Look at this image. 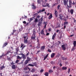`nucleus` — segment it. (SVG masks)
I'll return each instance as SVG.
<instances>
[{
  "mask_svg": "<svg viewBox=\"0 0 76 76\" xmlns=\"http://www.w3.org/2000/svg\"><path fill=\"white\" fill-rule=\"evenodd\" d=\"M24 38V44H28V37L26 36H24L23 37Z\"/></svg>",
  "mask_w": 76,
  "mask_h": 76,
  "instance_id": "f257e3e1",
  "label": "nucleus"
},
{
  "mask_svg": "<svg viewBox=\"0 0 76 76\" xmlns=\"http://www.w3.org/2000/svg\"><path fill=\"white\" fill-rule=\"evenodd\" d=\"M73 44L74 47H72V49L71 50V51H75V47H76V41H74Z\"/></svg>",
  "mask_w": 76,
  "mask_h": 76,
  "instance_id": "f03ea898",
  "label": "nucleus"
},
{
  "mask_svg": "<svg viewBox=\"0 0 76 76\" xmlns=\"http://www.w3.org/2000/svg\"><path fill=\"white\" fill-rule=\"evenodd\" d=\"M63 4L64 5L66 6H68V0H63Z\"/></svg>",
  "mask_w": 76,
  "mask_h": 76,
  "instance_id": "7ed1b4c3",
  "label": "nucleus"
},
{
  "mask_svg": "<svg viewBox=\"0 0 76 76\" xmlns=\"http://www.w3.org/2000/svg\"><path fill=\"white\" fill-rule=\"evenodd\" d=\"M72 4V0H69V6L67 5V7H71Z\"/></svg>",
  "mask_w": 76,
  "mask_h": 76,
  "instance_id": "20e7f679",
  "label": "nucleus"
},
{
  "mask_svg": "<svg viewBox=\"0 0 76 76\" xmlns=\"http://www.w3.org/2000/svg\"><path fill=\"white\" fill-rule=\"evenodd\" d=\"M19 55H22V57L23 58V60L26 59V56H25V54L23 53H20V54H19Z\"/></svg>",
  "mask_w": 76,
  "mask_h": 76,
  "instance_id": "39448f33",
  "label": "nucleus"
},
{
  "mask_svg": "<svg viewBox=\"0 0 76 76\" xmlns=\"http://www.w3.org/2000/svg\"><path fill=\"white\" fill-rule=\"evenodd\" d=\"M61 47L62 48L63 50H64V51H65V50H66V48L65 47V45L64 44L62 45Z\"/></svg>",
  "mask_w": 76,
  "mask_h": 76,
  "instance_id": "423d86ee",
  "label": "nucleus"
},
{
  "mask_svg": "<svg viewBox=\"0 0 76 76\" xmlns=\"http://www.w3.org/2000/svg\"><path fill=\"white\" fill-rule=\"evenodd\" d=\"M54 15L56 18H57V16H58V12H57V11L56 10H55Z\"/></svg>",
  "mask_w": 76,
  "mask_h": 76,
  "instance_id": "0eeeda50",
  "label": "nucleus"
},
{
  "mask_svg": "<svg viewBox=\"0 0 76 76\" xmlns=\"http://www.w3.org/2000/svg\"><path fill=\"white\" fill-rule=\"evenodd\" d=\"M10 53H11V54H12V53H13V52H10V50H8L7 51V53L6 54H5V56H7V54L8 55H10Z\"/></svg>",
  "mask_w": 76,
  "mask_h": 76,
  "instance_id": "6e6552de",
  "label": "nucleus"
},
{
  "mask_svg": "<svg viewBox=\"0 0 76 76\" xmlns=\"http://www.w3.org/2000/svg\"><path fill=\"white\" fill-rule=\"evenodd\" d=\"M56 35L57 34H56V33H55L52 36V39H53V40H54V38H55V37H56Z\"/></svg>",
  "mask_w": 76,
  "mask_h": 76,
  "instance_id": "1a4fd4ad",
  "label": "nucleus"
},
{
  "mask_svg": "<svg viewBox=\"0 0 76 76\" xmlns=\"http://www.w3.org/2000/svg\"><path fill=\"white\" fill-rule=\"evenodd\" d=\"M36 30L35 29H34L33 31V35L32 36H35L36 35Z\"/></svg>",
  "mask_w": 76,
  "mask_h": 76,
  "instance_id": "9d476101",
  "label": "nucleus"
},
{
  "mask_svg": "<svg viewBox=\"0 0 76 76\" xmlns=\"http://www.w3.org/2000/svg\"><path fill=\"white\" fill-rule=\"evenodd\" d=\"M7 44H8L7 42H5L3 44L2 48H4V47H6V45H7Z\"/></svg>",
  "mask_w": 76,
  "mask_h": 76,
  "instance_id": "9b49d317",
  "label": "nucleus"
},
{
  "mask_svg": "<svg viewBox=\"0 0 76 76\" xmlns=\"http://www.w3.org/2000/svg\"><path fill=\"white\" fill-rule=\"evenodd\" d=\"M55 53H53L51 55V58H53L55 56Z\"/></svg>",
  "mask_w": 76,
  "mask_h": 76,
  "instance_id": "f8f14e48",
  "label": "nucleus"
},
{
  "mask_svg": "<svg viewBox=\"0 0 76 76\" xmlns=\"http://www.w3.org/2000/svg\"><path fill=\"white\" fill-rule=\"evenodd\" d=\"M63 15H59V18L60 19H61V20H63Z\"/></svg>",
  "mask_w": 76,
  "mask_h": 76,
  "instance_id": "ddd939ff",
  "label": "nucleus"
},
{
  "mask_svg": "<svg viewBox=\"0 0 76 76\" xmlns=\"http://www.w3.org/2000/svg\"><path fill=\"white\" fill-rule=\"evenodd\" d=\"M62 70H67V67H65V66H64V67H62Z\"/></svg>",
  "mask_w": 76,
  "mask_h": 76,
  "instance_id": "4468645a",
  "label": "nucleus"
},
{
  "mask_svg": "<svg viewBox=\"0 0 76 76\" xmlns=\"http://www.w3.org/2000/svg\"><path fill=\"white\" fill-rule=\"evenodd\" d=\"M36 37V36H35V35L31 37V39H35Z\"/></svg>",
  "mask_w": 76,
  "mask_h": 76,
  "instance_id": "2eb2a0df",
  "label": "nucleus"
},
{
  "mask_svg": "<svg viewBox=\"0 0 76 76\" xmlns=\"http://www.w3.org/2000/svg\"><path fill=\"white\" fill-rule=\"evenodd\" d=\"M34 19V18L33 17L32 18H30L29 20L28 19V20L29 22H31V21H32V20H33Z\"/></svg>",
  "mask_w": 76,
  "mask_h": 76,
  "instance_id": "dca6fc26",
  "label": "nucleus"
},
{
  "mask_svg": "<svg viewBox=\"0 0 76 76\" xmlns=\"http://www.w3.org/2000/svg\"><path fill=\"white\" fill-rule=\"evenodd\" d=\"M45 46H42V47H41V50H44V49H45Z\"/></svg>",
  "mask_w": 76,
  "mask_h": 76,
  "instance_id": "f3484780",
  "label": "nucleus"
},
{
  "mask_svg": "<svg viewBox=\"0 0 76 76\" xmlns=\"http://www.w3.org/2000/svg\"><path fill=\"white\" fill-rule=\"evenodd\" d=\"M52 18H53V15H52V14H51L49 16L48 19H51Z\"/></svg>",
  "mask_w": 76,
  "mask_h": 76,
  "instance_id": "a211bd4d",
  "label": "nucleus"
},
{
  "mask_svg": "<svg viewBox=\"0 0 76 76\" xmlns=\"http://www.w3.org/2000/svg\"><path fill=\"white\" fill-rule=\"evenodd\" d=\"M38 22V19H37V18H36L35 20H34V22H35V23H37Z\"/></svg>",
  "mask_w": 76,
  "mask_h": 76,
  "instance_id": "6ab92c4d",
  "label": "nucleus"
},
{
  "mask_svg": "<svg viewBox=\"0 0 76 76\" xmlns=\"http://www.w3.org/2000/svg\"><path fill=\"white\" fill-rule=\"evenodd\" d=\"M28 62H29V61H28L27 60H26V61L24 63V64H25V65L27 64L28 63Z\"/></svg>",
  "mask_w": 76,
  "mask_h": 76,
  "instance_id": "aec40b11",
  "label": "nucleus"
},
{
  "mask_svg": "<svg viewBox=\"0 0 76 76\" xmlns=\"http://www.w3.org/2000/svg\"><path fill=\"white\" fill-rule=\"evenodd\" d=\"M44 75L45 76H48V75H49V73L48 72H46L44 73Z\"/></svg>",
  "mask_w": 76,
  "mask_h": 76,
  "instance_id": "412c9836",
  "label": "nucleus"
},
{
  "mask_svg": "<svg viewBox=\"0 0 76 76\" xmlns=\"http://www.w3.org/2000/svg\"><path fill=\"white\" fill-rule=\"evenodd\" d=\"M41 23H42V22H41V21L39 22L37 24L38 26H41Z\"/></svg>",
  "mask_w": 76,
  "mask_h": 76,
  "instance_id": "4be33fe9",
  "label": "nucleus"
},
{
  "mask_svg": "<svg viewBox=\"0 0 76 76\" xmlns=\"http://www.w3.org/2000/svg\"><path fill=\"white\" fill-rule=\"evenodd\" d=\"M27 60H28V61H30L31 60V58L27 56Z\"/></svg>",
  "mask_w": 76,
  "mask_h": 76,
  "instance_id": "5701e85b",
  "label": "nucleus"
},
{
  "mask_svg": "<svg viewBox=\"0 0 76 76\" xmlns=\"http://www.w3.org/2000/svg\"><path fill=\"white\" fill-rule=\"evenodd\" d=\"M4 56H6V55L4 54V53H3L1 56H0V58H1L3 57H4Z\"/></svg>",
  "mask_w": 76,
  "mask_h": 76,
  "instance_id": "b1692460",
  "label": "nucleus"
},
{
  "mask_svg": "<svg viewBox=\"0 0 76 76\" xmlns=\"http://www.w3.org/2000/svg\"><path fill=\"white\" fill-rule=\"evenodd\" d=\"M17 59H19V60H20V59H22V57H20V56H17Z\"/></svg>",
  "mask_w": 76,
  "mask_h": 76,
  "instance_id": "393cba45",
  "label": "nucleus"
},
{
  "mask_svg": "<svg viewBox=\"0 0 76 76\" xmlns=\"http://www.w3.org/2000/svg\"><path fill=\"white\" fill-rule=\"evenodd\" d=\"M41 34L42 35H44V30H42L41 31Z\"/></svg>",
  "mask_w": 76,
  "mask_h": 76,
  "instance_id": "a878e982",
  "label": "nucleus"
},
{
  "mask_svg": "<svg viewBox=\"0 0 76 76\" xmlns=\"http://www.w3.org/2000/svg\"><path fill=\"white\" fill-rule=\"evenodd\" d=\"M74 12V11L72 9L70 10V12L71 14V15H72V14H73V12Z\"/></svg>",
  "mask_w": 76,
  "mask_h": 76,
  "instance_id": "bb28decb",
  "label": "nucleus"
},
{
  "mask_svg": "<svg viewBox=\"0 0 76 76\" xmlns=\"http://www.w3.org/2000/svg\"><path fill=\"white\" fill-rule=\"evenodd\" d=\"M12 69H15V68H16L15 65H13L12 66Z\"/></svg>",
  "mask_w": 76,
  "mask_h": 76,
  "instance_id": "cd10ccee",
  "label": "nucleus"
},
{
  "mask_svg": "<svg viewBox=\"0 0 76 76\" xmlns=\"http://www.w3.org/2000/svg\"><path fill=\"white\" fill-rule=\"evenodd\" d=\"M68 22H65L64 23V25H68Z\"/></svg>",
  "mask_w": 76,
  "mask_h": 76,
  "instance_id": "c85d7f7f",
  "label": "nucleus"
},
{
  "mask_svg": "<svg viewBox=\"0 0 76 76\" xmlns=\"http://www.w3.org/2000/svg\"><path fill=\"white\" fill-rule=\"evenodd\" d=\"M39 20L41 21V22H42L43 21V16H42L41 18L39 19Z\"/></svg>",
  "mask_w": 76,
  "mask_h": 76,
  "instance_id": "c756f323",
  "label": "nucleus"
},
{
  "mask_svg": "<svg viewBox=\"0 0 76 76\" xmlns=\"http://www.w3.org/2000/svg\"><path fill=\"white\" fill-rule=\"evenodd\" d=\"M28 66H31V67H34V65L32 64H29L28 65Z\"/></svg>",
  "mask_w": 76,
  "mask_h": 76,
  "instance_id": "7c9ffc66",
  "label": "nucleus"
},
{
  "mask_svg": "<svg viewBox=\"0 0 76 76\" xmlns=\"http://www.w3.org/2000/svg\"><path fill=\"white\" fill-rule=\"evenodd\" d=\"M48 54H47L44 57V60H45L46 58H47V57H48Z\"/></svg>",
  "mask_w": 76,
  "mask_h": 76,
  "instance_id": "2f4dec72",
  "label": "nucleus"
},
{
  "mask_svg": "<svg viewBox=\"0 0 76 76\" xmlns=\"http://www.w3.org/2000/svg\"><path fill=\"white\" fill-rule=\"evenodd\" d=\"M37 15H38V13H35V14H34L33 18H35V17H36V16H37Z\"/></svg>",
  "mask_w": 76,
  "mask_h": 76,
  "instance_id": "473e14b6",
  "label": "nucleus"
},
{
  "mask_svg": "<svg viewBox=\"0 0 76 76\" xmlns=\"http://www.w3.org/2000/svg\"><path fill=\"white\" fill-rule=\"evenodd\" d=\"M45 6H46V7H50V6H49V4H48V3H46V4L45 5Z\"/></svg>",
  "mask_w": 76,
  "mask_h": 76,
  "instance_id": "72a5a7b5",
  "label": "nucleus"
},
{
  "mask_svg": "<svg viewBox=\"0 0 76 76\" xmlns=\"http://www.w3.org/2000/svg\"><path fill=\"white\" fill-rule=\"evenodd\" d=\"M58 5V3H56L55 4H53V7H54V6H57V5Z\"/></svg>",
  "mask_w": 76,
  "mask_h": 76,
  "instance_id": "f704fd0d",
  "label": "nucleus"
},
{
  "mask_svg": "<svg viewBox=\"0 0 76 76\" xmlns=\"http://www.w3.org/2000/svg\"><path fill=\"white\" fill-rule=\"evenodd\" d=\"M4 68H5V66H4V65H3V66L1 67V70H2Z\"/></svg>",
  "mask_w": 76,
  "mask_h": 76,
  "instance_id": "c9c22d12",
  "label": "nucleus"
},
{
  "mask_svg": "<svg viewBox=\"0 0 76 76\" xmlns=\"http://www.w3.org/2000/svg\"><path fill=\"white\" fill-rule=\"evenodd\" d=\"M50 63L51 64L54 65V64H55V62H54V61H52L50 62Z\"/></svg>",
  "mask_w": 76,
  "mask_h": 76,
  "instance_id": "e433bc0d",
  "label": "nucleus"
},
{
  "mask_svg": "<svg viewBox=\"0 0 76 76\" xmlns=\"http://www.w3.org/2000/svg\"><path fill=\"white\" fill-rule=\"evenodd\" d=\"M28 66H26L24 68V70H28Z\"/></svg>",
  "mask_w": 76,
  "mask_h": 76,
  "instance_id": "4c0bfd02",
  "label": "nucleus"
},
{
  "mask_svg": "<svg viewBox=\"0 0 76 76\" xmlns=\"http://www.w3.org/2000/svg\"><path fill=\"white\" fill-rule=\"evenodd\" d=\"M32 8H33V9H35L36 7H35V5H32Z\"/></svg>",
  "mask_w": 76,
  "mask_h": 76,
  "instance_id": "58836bf2",
  "label": "nucleus"
},
{
  "mask_svg": "<svg viewBox=\"0 0 76 76\" xmlns=\"http://www.w3.org/2000/svg\"><path fill=\"white\" fill-rule=\"evenodd\" d=\"M37 2L38 4H41V0H38Z\"/></svg>",
  "mask_w": 76,
  "mask_h": 76,
  "instance_id": "ea45409f",
  "label": "nucleus"
},
{
  "mask_svg": "<svg viewBox=\"0 0 76 76\" xmlns=\"http://www.w3.org/2000/svg\"><path fill=\"white\" fill-rule=\"evenodd\" d=\"M40 47V45H37V49H38Z\"/></svg>",
  "mask_w": 76,
  "mask_h": 76,
  "instance_id": "a19ab883",
  "label": "nucleus"
},
{
  "mask_svg": "<svg viewBox=\"0 0 76 76\" xmlns=\"http://www.w3.org/2000/svg\"><path fill=\"white\" fill-rule=\"evenodd\" d=\"M60 25L58 24V25H57L56 28H60Z\"/></svg>",
  "mask_w": 76,
  "mask_h": 76,
  "instance_id": "79ce46f5",
  "label": "nucleus"
},
{
  "mask_svg": "<svg viewBox=\"0 0 76 76\" xmlns=\"http://www.w3.org/2000/svg\"><path fill=\"white\" fill-rule=\"evenodd\" d=\"M45 9L44 8H43L42 10H41L42 12H45Z\"/></svg>",
  "mask_w": 76,
  "mask_h": 76,
  "instance_id": "37998d69",
  "label": "nucleus"
},
{
  "mask_svg": "<svg viewBox=\"0 0 76 76\" xmlns=\"http://www.w3.org/2000/svg\"><path fill=\"white\" fill-rule=\"evenodd\" d=\"M60 5H58V6L57 7V9L58 10V9H60Z\"/></svg>",
  "mask_w": 76,
  "mask_h": 76,
  "instance_id": "c03bdc74",
  "label": "nucleus"
},
{
  "mask_svg": "<svg viewBox=\"0 0 76 76\" xmlns=\"http://www.w3.org/2000/svg\"><path fill=\"white\" fill-rule=\"evenodd\" d=\"M70 69L69 68L68 69V74H69V73H70Z\"/></svg>",
  "mask_w": 76,
  "mask_h": 76,
  "instance_id": "a18cd8bd",
  "label": "nucleus"
},
{
  "mask_svg": "<svg viewBox=\"0 0 76 76\" xmlns=\"http://www.w3.org/2000/svg\"><path fill=\"white\" fill-rule=\"evenodd\" d=\"M35 71V69H34L33 68L32 69V70H31V72H34V71Z\"/></svg>",
  "mask_w": 76,
  "mask_h": 76,
  "instance_id": "49530a36",
  "label": "nucleus"
},
{
  "mask_svg": "<svg viewBox=\"0 0 76 76\" xmlns=\"http://www.w3.org/2000/svg\"><path fill=\"white\" fill-rule=\"evenodd\" d=\"M23 29V28L22 27H21L20 28H19V32H20V31H22V30Z\"/></svg>",
  "mask_w": 76,
  "mask_h": 76,
  "instance_id": "de8ad7c7",
  "label": "nucleus"
},
{
  "mask_svg": "<svg viewBox=\"0 0 76 76\" xmlns=\"http://www.w3.org/2000/svg\"><path fill=\"white\" fill-rule=\"evenodd\" d=\"M33 64H34L33 65L35 66H36L37 65V63L36 62H34V63H33Z\"/></svg>",
  "mask_w": 76,
  "mask_h": 76,
  "instance_id": "09e8293b",
  "label": "nucleus"
},
{
  "mask_svg": "<svg viewBox=\"0 0 76 76\" xmlns=\"http://www.w3.org/2000/svg\"><path fill=\"white\" fill-rule=\"evenodd\" d=\"M7 57V60H8V61H10V58H8V56Z\"/></svg>",
  "mask_w": 76,
  "mask_h": 76,
  "instance_id": "8fccbe9b",
  "label": "nucleus"
},
{
  "mask_svg": "<svg viewBox=\"0 0 76 76\" xmlns=\"http://www.w3.org/2000/svg\"><path fill=\"white\" fill-rule=\"evenodd\" d=\"M29 52H28V53L26 54V57H28V56H29Z\"/></svg>",
  "mask_w": 76,
  "mask_h": 76,
  "instance_id": "3c124183",
  "label": "nucleus"
},
{
  "mask_svg": "<svg viewBox=\"0 0 76 76\" xmlns=\"http://www.w3.org/2000/svg\"><path fill=\"white\" fill-rule=\"evenodd\" d=\"M48 52H49V53H51V50H50L49 49H48Z\"/></svg>",
  "mask_w": 76,
  "mask_h": 76,
  "instance_id": "603ef678",
  "label": "nucleus"
},
{
  "mask_svg": "<svg viewBox=\"0 0 76 76\" xmlns=\"http://www.w3.org/2000/svg\"><path fill=\"white\" fill-rule=\"evenodd\" d=\"M19 60H16V61H15V63H18V62H19Z\"/></svg>",
  "mask_w": 76,
  "mask_h": 76,
  "instance_id": "864d4df0",
  "label": "nucleus"
},
{
  "mask_svg": "<svg viewBox=\"0 0 76 76\" xmlns=\"http://www.w3.org/2000/svg\"><path fill=\"white\" fill-rule=\"evenodd\" d=\"M41 12H42V11H41V10H40L39 11V12H37V13H40Z\"/></svg>",
  "mask_w": 76,
  "mask_h": 76,
  "instance_id": "5fc2aeb1",
  "label": "nucleus"
},
{
  "mask_svg": "<svg viewBox=\"0 0 76 76\" xmlns=\"http://www.w3.org/2000/svg\"><path fill=\"white\" fill-rule=\"evenodd\" d=\"M23 23L24 24H26V22L25 21H23Z\"/></svg>",
  "mask_w": 76,
  "mask_h": 76,
  "instance_id": "6e6d98bb",
  "label": "nucleus"
},
{
  "mask_svg": "<svg viewBox=\"0 0 76 76\" xmlns=\"http://www.w3.org/2000/svg\"><path fill=\"white\" fill-rule=\"evenodd\" d=\"M37 18H38V19H39V18H40V16L39 15H37Z\"/></svg>",
  "mask_w": 76,
  "mask_h": 76,
  "instance_id": "4d7b16f0",
  "label": "nucleus"
},
{
  "mask_svg": "<svg viewBox=\"0 0 76 76\" xmlns=\"http://www.w3.org/2000/svg\"><path fill=\"white\" fill-rule=\"evenodd\" d=\"M50 35V33H47L46 34V36H48V35Z\"/></svg>",
  "mask_w": 76,
  "mask_h": 76,
  "instance_id": "13d9d810",
  "label": "nucleus"
},
{
  "mask_svg": "<svg viewBox=\"0 0 76 76\" xmlns=\"http://www.w3.org/2000/svg\"><path fill=\"white\" fill-rule=\"evenodd\" d=\"M16 32V30H13V32L14 33V32Z\"/></svg>",
  "mask_w": 76,
  "mask_h": 76,
  "instance_id": "bf43d9fd",
  "label": "nucleus"
},
{
  "mask_svg": "<svg viewBox=\"0 0 76 76\" xmlns=\"http://www.w3.org/2000/svg\"><path fill=\"white\" fill-rule=\"evenodd\" d=\"M44 71V70L43 69H41L40 72V73H42V72H43V71Z\"/></svg>",
  "mask_w": 76,
  "mask_h": 76,
  "instance_id": "052dcab7",
  "label": "nucleus"
},
{
  "mask_svg": "<svg viewBox=\"0 0 76 76\" xmlns=\"http://www.w3.org/2000/svg\"><path fill=\"white\" fill-rule=\"evenodd\" d=\"M46 26H47V24H46L44 26V28L45 29V28H46Z\"/></svg>",
  "mask_w": 76,
  "mask_h": 76,
  "instance_id": "680f3d73",
  "label": "nucleus"
},
{
  "mask_svg": "<svg viewBox=\"0 0 76 76\" xmlns=\"http://www.w3.org/2000/svg\"><path fill=\"white\" fill-rule=\"evenodd\" d=\"M14 64H15V63H13V62H12V63L11 64V65H13Z\"/></svg>",
  "mask_w": 76,
  "mask_h": 76,
  "instance_id": "e2e57ef3",
  "label": "nucleus"
},
{
  "mask_svg": "<svg viewBox=\"0 0 76 76\" xmlns=\"http://www.w3.org/2000/svg\"><path fill=\"white\" fill-rule=\"evenodd\" d=\"M23 47V44L21 43V46L20 47V48H22V47Z\"/></svg>",
  "mask_w": 76,
  "mask_h": 76,
  "instance_id": "0e129e2a",
  "label": "nucleus"
},
{
  "mask_svg": "<svg viewBox=\"0 0 76 76\" xmlns=\"http://www.w3.org/2000/svg\"><path fill=\"white\" fill-rule=\"evenodd\" d=\"M63 19H64V20L65 21H66V17H64L63 18Z\"/></svg>",
  "mask_w": 76,
  "mask_h": 76,
  "instance_id": "69168bd1",
  "label": "nucleus"
},
{
  "mask_svg": "<svg viewBox=\"0 0 76 76\" xmlns=\"http://www.w3.org/2000/svg\"><path fill=\"white\" fill-rule=\"evenodd\" d=\"M60 31V30H57L56 31V32H57V33H58V31Z\"/></svg>",
  "mask_w": 76,
  "mask_h": 76,
  "instance_id": "338daca9",
  "label": "nucleus"
},
{
  "mask_svg": "<svg viewBox=\"0 0 76 76\" xmlns=\"http://www.w3.org/2000/svg\"><path fill=\"white\" fill-rule=\"evenodd\" d=\"M48 30H49V31H51V28H49L48 29Z\"/></svg>",
  "mask_w": 76,
  "mask_h": 76,
  "instance_id": "774afa93",
  "label": "nucleus"
}]
</instances>
